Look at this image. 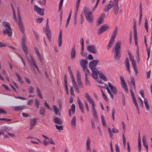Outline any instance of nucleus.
I'll return each instance as SVG.
<instances>
[{
    "label": "nucleus",
    "instance_id": "1",
    "mask_svg": "<svg viewBox=\"0 0 152 152\" xmlns=\"http://www.w3.org/2000/svg\"><path fill=\"white\" fill-rule=\"evenodd\" d=\"M121 44L119 42H117L114 45L113 48V50H115L114 58L115 59H118L121 57Z\"/></svg>",
    "mask_w": 152,
    "mask_h": 152
},
{
    "label": "nucleus",
    "instance_id": "2",
    "mask_svg": "<svg viewBox=\"0 0 152 152\" xmlns=\"http://www.w3.org/2000/svg\"><path fill=\"white\" fill-rule=\"evenodd\" d=\"M3 26L5 28V29L3 30V33L4 34H7L9 37H10L12 34V29L10 27V24L9 23L4 22H3Z\"/></svg>",
    "mask_w": 152,
    "mask_h": 152
},
{
    "label": "nucleus",
    "instance_id": "3",
    "mask_svg": "<svg viewBox=\"0 0 152 152\" xmlns=\"http://www.w3.org/2000/svg\"><path fill=\"white\" fill-rule=\"evenodd\" d=\"M84 13L86 20L89 23L93 22V15L90 9L86 7L85 8Z\"/></svg>",
    "mask_w": 152,
    "mask_h": 152
},
{
    "label": "nucleus",
    "instance_id": "4",
    "mask_svg": "<svg viewBox=\"0 0 152 152\" xmlns=\"http://www.w3.org/2000/svg\"><path fill=\"white\" fill-rule=\"evenodd\" d=\"M48 23V19L47 18L46 23V28H44V29L45 30L44 32L46 35L48 41L50 42L51 41V34L50 30L49 28Z\"/></svg>",
    "mask_w": 152,
    "mask_h": 152
},
{
    "label": "nucleus",
    "instance_id": "5",
    "mask_svg": "<svg viewBox=\"0 0 152 152\" xmlns=\"http://www.w3.org/2000/svg\"><path fill=\"white\" fill-rule=\"evenodd\" d=\"M34 10L37 12L39 15L42 16L44 15L45 10L44 9L41 8L35 5L34 6Z\"/></svg>",
    "mask_w": 152,
    "mask_h": 152
},
{
    "label": "nucleus",
    "instance_id": "6",
    "mask_svg": "<svg viewBox=\"0 0 152 152\" xmlns=\"http://www.w3.org/2000/svg\"><path fill=\"white\" fill-rule=\"evenodd\" d=\"M120 78L121 80V83L122 85V87L125 90L127 93L128 92L127 87L126 84L125 83L124 78L122 76H121Z\"/></svg>",
    "mask_w": 152,
    "mask_h": 152
},
{
    "label": "nucleus",
    "instance_id": "7",
    "mask_svg": "<svg viewBox=\"0 0 152 152\" xmlns=\"http://www.w3.org/2000/svg\"><path fill=\"white\" fill-rule=\"evenodd\" d=\"M99 62V61L97 60H94L90 61L89 64V66L90 69L96 68L95 66Z\"/></svg>",
    "mask_w": 152,
    "mask_h": 152
},
{
    "label": "nucleus",
    "instance_id": "8",
    "mask_svg": "<svg viewBox=\"0 0 152 152\" xmlns=\"http://www.w3.org/2000/svg\"><path fill=\"white\" fill-rule=\"evenodd\" d=\"M87 50L91 53H96L97 50L96 47L93 45H90L87 46Z\"/></svg>",
    "mask_w": 152,
    "mask_h": 152
},
{
    "label": "nucleus",
    "instance_id": "9",
    "mask_svg": "<svg viewBox=\"0 0 152 152\" xmlns=\"http://www.w3.org/2000/svg\"><path fill=\"white\" fill-rule=\"evenodd\" d=\"M80 64L81 66L83 68V70L85 72L86 69H87L86 65L88 64V61L83 59H82L81 61H80Z\"/></svg>",
    "mask_w": 152,
    "mask_h": 152
},
{
    "label": "nucleus",
    "instance_id": "10",
    "mask_svg": "<svg viewBox=\"0 0 152 152\" xmlns=\"http://www.w3.org/2000/svg\"><path fill=\"white\" fill-rule=\"evenodd\" d=\"M109 27V26H107L105 25L102 26L98 30V34H102L103 32L108 29Z\"/></svg>",
    "mask_w": 152,
    "mask_h": 152
},
{
    "label": "nucleus",
    "instance_id": "11",
    "mask_svg": "<svg viewBox=\"0 0 152 152\" xmlns=\"http://www.w3.org/2000/svg\"><path fill=\"white\" fill-rule=\"evenodd\" d=\"M75 45L73 46L70 52L71 58L72 59H74L76 56V51L75 50Z\"/></svg>",
    "mask_w": 152,
    "mask_h": 152
},
{
    "label": "nucleus",
    "instance_id": "12",
    "mask_svg": "<svg viewBox=\"0 0 152 152\" xmlns=\"http://www.w3.org/2000/svg\"><path fill=\"white\" fill-rule=\"evenodd\" d=\"M108 84L109 87L113 93L115 94H117L118 91L115 86H112L111 83L109 82L108 83Z\"/></svg>",
    "mask_w": 152,
    "mask_h": 152
},
{
    "label": "nucleus",
    "instance_id": "13",
    "mask_svg": "<svg viewBox=\"0 0 152 152\" xmlns=\"http://www.w3.org/2000/svg\"><path fill=\"white\" fill-rule=\"evenodd\" d=\"M62 30L60 29L59 30V34L58 37V46L60 47L62 42Z\"/></svg>",
    "mask_w": 152,
    "mask_h": 152
},
{
    "label": "nucleus",
    "instance_id": "14",
    "mask_svg": "<svg viewBox=\"0 0 152 152\" xmlns=\"http://www.w3.org/2000/svg\"><path fill=\"white\" fill-rule=\"evenodd\" d=\"M105 15V14L104 13H103L99 17V18L97 20V26L101 24L104 18Z\"/></svg>",
    "mask_w": 152,
    "mask_h": 152
},
{
    "label": "nucleus",
    "instance_id": "15",
    "mask_svg": "<svg viewBox=\"0 0 152 152\" xmlns=\"http://www.w3.org/2000/svg\"><path fill=\"white\" fill-rule=\"evenodd\" d=\"M92 71V75L94 79H96L98 77L97 70L96 68L91 69Z\"/></svg>",
    "mask_w": 152,
    "mask_h": 152
},
{
    "label": "nucleus",
    "instance_id": "16",
    "mask_svg": "<svg viewBox=\"0 0 152 152\" xmlns=\"http://www.w3.org/2000/svg\"><path fill=\"white\" fill-rule=\"evenodd\" d=\"M26 58L27 59L28 62L30 64V65L32 66L33 67L34 69V68L33 67V65L34 64V63H35L33 58L32 56H30V58H29L28 57L27 55H26Z\"/></svg>",
    "mask_w": 152,
    "mask_h": 152
},
{
    "label": "nucleus",
    "instance_id": "17",
    "mask_svg": "<svg viewBox=\"0 0 152 152\" xmlns=\"http://www.w3.org/2000/svg\"><path fill=\"white\" fill-rule=\"evenodd\" d=\"M91 144V141L90 139L88 138L86 140V150L87 151H91V149L90 145Z\"/></svg>",
    "mask_w": 152,
    "mask_h": 152
},
{
    "label": "nucleus",
    "instance_id": "18",
    "mask_svg": "<svg viewBox=\"0 0 152 152\" xmlns=\"http://www.w3.org/2000/svg\"><path fill=\"white\" fill-rule=\"evenodd\" d=\"M114 5L112 3L106 5L104 7V11L105 12H108L113 7Z\"/></svg>",
    "mask_w": 152,
    "mask_h": 152
},
{
    "label": "nucleus",
    "instance_id": "19",
    "mask_svg": "<svg viewBox=\"0 0 152 152\" xmlns=\"http://www.w3.org/2000/svg\"><path fill=\"white\" fill-rule=\"evenodd\" d=\"M118 27L117 26H116L115 28L113 33L110 39L115 41V39L118 33Z\"/></svg>",
    "mask_w": 152,
    "mask_h": 152
},
{
    "label": "nucleus",
    "instance_id": "20",
    "mask_svg": "<svg viewBox=\"0 0 152 152\" xmlns=\"http://www.w3.org/2000/svg\"><path fill=\"white\" fill-rule=\"evenodd\" d=\"M54 122L56 124L59 125H61L62 124V122L61 119L58 117H55L53 119Z\"/></svg>",
    "mask_w": 152,
    "mask_h": 152
},
{
    "label": "nucleus",
    "instance_id": "21",
    "mask_svg": "<svg viewBox=\"0 0 152 152\" xmlns=\"http://www.w3.org/2000/svg\"><path fill=\"white\" fill-rule=\"evenodd\" d=\"M18 24L21 32L23 33L24 32V29L22 22H20H20H18Z\"/></svg>",
    "mask_w": 152,
    "mask_h": 152
},
{
    "label": "nucleus",
    "instance_id": "22",
    "mask_svg": "<svg viewBox=\"0 0 152 152\" xmlns=\"http://www.w3.org/2000/svg\"><path fill=\"white\" fill-rule=\"evenodd\" d=\"M53 111L56 115H61V113L58 110V109L57 107L56 106L54 105H53Z\"/></svg>",
    "mask_w": 152,
    "mask_h": 152
},
{
    "label": "nucleus",
    "instance_id": "23",
    "mask_svg": "<svg viewBox=\"0 0 152 152\" xmlns=\"http://www.w3.org/2000/svg\"><path fill=\"white\" fill-rule=\"evenodd\" d=\"M113 7H114L113 9L115 11V15H116L118 13L119 10L118 5H114Z\"/></svg>",
    "mask_w": 152,
    "mask_h": 152
},
{
    "label": "nucleus",
    "instance_id": "24",
    "mask_svg": "<svg viewBox=\"0 0 152 152\" xmlns=\"http://www.w3.org/2000/svg\"><path fill=\"white\" fill-rule=\"evenodd\" d=\"M133 31L134 33H137L136 29V20L135 19L133 20Z\"/></svg>",
    "mask_w": 152,
    "mask_h": 152
},
{
    "label": "nucleus",
    "instance_id": "25",
    "mask_svg": "<svg viewBox=\"0 0 152 152\" xmlns=\"http://www.w3.org/2000/svg\"><path fill=\"white\" fill-rule=\"evenodd\" d=\"M23 106H15L14 108V110L16 111H18L22 110L23 109Z\"/></svg>",
    "mask_w": 152,
    "mask_h": 152
},
{
    "label": "nucleus",
    "instance_id": "26",
    "mask_svg": "<svg viewBox=\"0 0 152 152\" xmlns=\"http://www.w3.org/2000/svg\"><path fill=\"white\" fill-rule=\"evenodd\" d=\"M105 86H106L105 87V88L107 90L108 93L110 94V97L112 99H113V94H112L111 91L109 89V88L108 87L107 85L106 84H105Z\"/></svg>",
    "mask_w": 152,
    "mask_h": 152
},
{
    "label": "nucleus",
    "instance_id": "27",
    "mask_svg": "<svg viewBox=\"0 0 152 152\" xmlns=\"http://www.w3.org/2000/svg\"><path fill=\"white\" fill-rule=\"evenodd\" d=\"M22 48L26 54L27 55L28 54V50L27 49V47L25 45H21Z\"/></svg>",
    "mask_w": 152,
    "mask_h": 152
},
{
    "label": "nucleus",
    "instance_id": "28",
    "mask_svg": "<svg viewBox=\"0 0 152 152\" xmlns=\"http://www.w3.org/2000/svg\"><path fill=\"white\" fill-rule=\"evenodd\" d=\"M37 119L36 118H34V119H31L30 122V125L34 126L36 123Z\"/></svg>",
    "mask_w": 152,
    "mask_h": 152
},
{
    "label": "nucleus",
    "instance_id": "29",
    "mask_svg": "<svg viewBox=\"0 0 152 152\" xmlns=\"http://www.w3.org/2000/svg\"><path fill=\"white\" fill-rule=\"evenodd\" d=\"M15 74L16 76L18 78V81L21 83H23V80L22 79L21 77L19 75L17 72H16Z\"/></svg>",
    "mask_w": 152,
    "mask_h": 152
},
{
    "label": "nucleus",
    "instance_id": "30",
    "mask_svg": "<svg viewBox=\"0 0 152 152\" xmlns=\"http://www.w3.org/2000/svg\"><path fill=\"white\" fill-rule=\"evenodd\" d=\"M45 108L44 107H41L40 108L39 113L42 115H44L45 114Z\"/></svg>",
    "mask_w": 152,
    "mask_h": 152
},
{
    "label": "nucleus",
    "instance_id": "31",
    "mask_svg": "<svg viewBox=\"0 0 152 152\" xmlns=\"http://www.w3.org/2000/svg\"><path fill=\"white\" fill-rule=\"evenodd\" d=\"M144 102L145 104L146 108L147 110L149 109V106L148 104V101L147 99L145 98L144 100Z\"/></svg>",
    "mask_w": 152,
    "mask_h": 152
},
{
    "label": "nucleus",
    "instance_id": "32",
    "mask_svg": "<svg viewBox=\"0 0 152 152\" xmlns=\"http://www.w3.org/2000/svg\"><path fill=\"white\" fill-rule=\"evenodd\" d=\"M76 118L75 116H74L72 118L71 121V124L73 126H76Z\"/></svg>",
    "mask_w": 152,
    "mask_h": 152
},
{
    "label": "nucleus",
    "instance_id": "33",
    "mask_svg": "<svg viewBox=\"0 0 152 152\" xmlns=\"http://www.w3.org/2000/svg\"><path fill=\"white\" fill-rule=\"evenodd\" d=\"M114 41L110 39L108 45L107 49V50H109L111 48V46L113 45Z\"/></svg>",
    "mask_w": 152,
    "mask_h": 152
},
{
    "label": "nucleus",
    "instance_id": "34",
    "mask_svg": "<svg viewBox=\"0 0 152 152\" xmlns=\"http://www.w3.org/2000/svg\"><path fill=\"white\" fill-rule=\"evenodd\" d=\"M28 90L29 94H32L34 92V88L32 86H30L28 88Z\"/></svg>",
    "mask_w": 152,
    "mask_h": 152
},
{
    "label": "nucleus",
    "instance_id": "35",
    "mask_svg": "<svg viewBox=\"0 0 152 152\" xmlns=\"http://www.w3.org/2000/svg\"><path fill=\"white\" fill-rule=\"evenodd\" d=\"M134 38L135 42V45L136 46H138L137 40V33H134Z\"/></svg>",
    "mask_w": 152,
    "mask_h": 152
},
{
    "label": "nucleus",
    "instance_id": "36",
    "mask_svg": "<svg viewBox=\"0 0 152 152\" xmlns=\"http://www.w3.org/2000/svg\"><path fill=\"white\" fill-rule=\"evenodd\" d=\"M93 113V117L94 118L96 119V120L98 119L97 115V112L96 110L92 111Z\"/></svg>",
    "mask_w": 152,
    "mask_h": 152
},
{
    "label": "nucleus",
    "instance_id": "37",
    "mask_svg": "<svg viewBox=\"0 0 152 152\" xmlns=\"http://www.w3.org/2000/svg\"><path fill=\"white\" fill-rule=\"evenodd\" d=\"M36 89L37 90V95L41 99L43 97L42 96L40 91L39 89L37 87Z\"/></svg>",
    "mask_w": 152,
    "mask_h": 152
},
{
    "label": "nucleus",
    "instance_id": "38",
    "mask_svg": "<svg viewBox=\"0 0 152 152\" xmlns=\"http://www.w3.org/2000/svg\"><path fill=\"white\" fill-rule=\"evenodd\" d=\"M78 9L77 8H76V10L75 12V13L74 15V23L75 24L76 23V19H77V12L78 10Z\"/></svg>",
    "mask_w": 152,
    "mask_h": 152
},
{
    "label": "nucleus",
    "instance_id": "39",
    "mask_svg": "<svg viewBox=\"0 0 152 152\" xmlns=\"http://www.w3.org/2000/svg\"><path fill=\"white\" fill-rule=\"evenodd\" d=\"M72 110V114H74L75 112V105L74 104H73L71 106V110Z\"/></svg>",
    "mask_w": 152,
    "mask_h": 152
},
{
    "label": "nucleus",
    "instance_id": "40",
    "mask_svg": "<svg viewBox=\"0 0 152 152\" xmlns=\"http://www.w3.org/2000/svg\"><path fill=\"white\" fill-rule=\"evenodd\" d=\"M58 103L59 105V108L61 109L62 107V104L61 100L60 99H58Z\"/></svg>",
    "mask_w": 152,
    "mask_h": 152
},
{
    "label": "nucleus",
    "instance_id": "41",
    "mask_svg": "<svg viewBox=\"0 0 152 152\" xmlns=\"http://www.w3.org/2000/svg\"><path fill=\"white\" fill-rule=\"evenodd\" d=\"M77 82L81 81V76L80 73L77 72Z\"/></svg>",
    "mask_w": 152,
    "mask_h": 152
},
{
    "label": "nucleus",
    "instance_id": "42",
    "mask_svg": "<svg viewBox=\"0 0 152 152\" xmlns=\"http://www.w3.org/2000/svg\"><path fill=\"white\" fill-rule=\"evenodd\" d=\"M39 102L37 99H35V106L37 108H39Z\"/></svg>",
    "mask_w": 152,
    "mask_h": 152
},
{
    "label": "nucleus",
    "instance_id": "43",
    "mask_svg": "<svg viewBox=\"0 0 152 152\" xmlns=\"http://www.w3.org/2000/svg\"><path fill=\"white\" fill-rule=\"evenodd\" d=\"M55 126L57 129L59 130H63V125L58 126L56 124Z\"/></svg>",
    "mask_w": 152,
    "mask_h": 152
},
{
    "label": "nucleus",
    "instance_id": "44",
    "mask_svg": "<svg viewBox=\"0 0 152 152\" xmlns=\"http://www.w3.org/2000/svg\"><path fill=\"white\" fill-rule=\"evenodd\" d=\"M142 142L143 145L145 146V148L147 152H148V147L147 142H146V141H143Z\"/></svg>",
    "mask_w": 152,
    "mask_h": 152
},
{
    "label": "nucleus",
    "instance_id": "45",
    "mask_svg": "<svg viewBox=\"0 0 152 152\" xmlns=\"http://www.w3.org/2000/svg\"><path fill=\"white\" fill-rule=\"evenodd\" d=\"M32 31H33L34 34L35 36L36 39H37L38 40V39L39 38V35H38V34L34 29H33Z\"/></svg>",
    "mask_w": 152,
    "mask_h": 152
},
{
    "label": "nucleus",
    "instance_id": "46",
    "mask_svg": "<svg viewBox=\"0 0 152 152\" xmlns=\"http://www.w3.org/2000/svg\"><path fill=\"white\" fill-rule=\"evenodd\" d=\"M130 80L133 86H134V87L135 88V83L134 80V78L133 77L131 76Z\"/></svg>",
    "mask_w": 152,
    "mask_h": 152
},
{
    "label": "nucleus",
    "instance_id": "47",
    "mask_svg": "<svg viewBox=\"0 0 152 152\" xmlns=\"http://www.w3.org/2000/svg\"><path fill=\"white\" fill-rule=\"evenodd\" d=\"M77 101L79 107H83V104H82V102H81L79 98L77 99Z\"/></svg>",
    "mask_w": 152,
    "mask_h": 152
},
{
    "label": "nucleus",
    "instance_id": "48",
    "mask_svg": "<svg viewBox=\"0 0 152 152\" xmlns=\"http://www.w3.org/2000/svg\"><path fill=\"white\" fill-rule=\"evenodd\" d=\"M102 123L104 126L106 124V123L104 119V118L103 116L102 115L101 117Z\"/></svg>",
    "mask_w": 152,
    "mask_h": 152
},
{
    "label": "nucleus",
    "instance_id": "49",
    "mask_svg": "<svg viewBox=\"0 0 152 152\" xmlns=\"http://www.w3.org/2000/svg\"><path fill=\"white\" fill-rule=\"evenodd\" d=\"M100 78L104 81H106L107 80V77L103 74H102L101 76H100Z\"/></svg>",
    "mask_w": 152,
    "mask_h": 152
},
{
    "label": "nucleus",
    "instance_id": "50",
    "mask_svg": "<svg viewBox=\"0 0 152 152\" xmlns=\"http://www.w3.org/2000/svg\"><path fill=\"white\" fill-rule=\"evenodd\" d=\"M151 46L150 47H149V48H146V50H147L148 53V58H147V60H148L150 55V48Z\"/></svg>",
    "mask_w": 152,
    "mask_h": 152
},
{
    "label": "nucleus",
    "instance_id": "51",
    "mask_svg": "<svg viewBox=\"0 0 152 152\" xmlns=\"http://www.w3.org/2000/svg\"><path fill=\"white\" fill-rule=\"evenodd\" d=\"M85 85L88 86H90V83L88 78L85 79Z\"/></svg>",
    "mask_w": 152,
    "mask_h": 152
},
{
    "label": "nucleus",
    "instance_id": "52",
    "mask_svg": "<svg viewBox=\"0 0 152 152\" xmlns=\"http://www.w3.org/2000/svg\"><path fill=\"white\" fill-rule=\"evenodd\" d=\"M8 128L6 126H4L1 128V130L2 131L6 132L7 131Z\"/></svg>",
    "mask_w": 152,
    "mask_h": 152
},
{
    "label": "nucleus",
    "instance_id": "53",
    "mask_svg": "<svg viewBox=\"0 0 152 152\" xmlns=\"http://www.w3.org/2000/svg\"><path fill=\"white\" fill-rule=\"evenodd\" d=\"M125 64L126 66H129V59L127 57L125 59Z\"/></svg>",
    "mask_w": 152,
    "mask_h": 152
},
{
    "label": "nucleus",
    "instance_id": "54",
    "mask_svg": "<svg viewBox=\"0 0 152 152\" xmlns=\"http://www.w3.org/2000/svg\"><path fill=\"white\" fill-rule=\"evenodd\" d=\"M112 118L113 121L114 120V115L115 114V110L114 108H113L112 110Z\"/></svg>",
    "mask_w": 152,
    "mask_h": 152
},
{
    "label": "nucleus",
    "instance_id": "55",
    "mask_svg": "<svg viewBox=\"0 0 152 152\" xmlns=\"http://www.w3.org/2000/svg\"><path fill=\"white\" fill-rule=\"evenodd\" d=\"M63 2V1H60L58 7V12H59L60 11L61 9Z\"/></svg>",
    "mask_w": 152,
    "mask_h": 152
},
{
    "label": "nucleus",
    "instance_id": "56",
    "mask_svg": "<svg viewBox=\"0 0 152 152\" xmlns=\"http://www.w3.org/2000/svg\"><path fill=\"white\" fill-rule=\"evenodd\" d=\"M123 141L124 146L125 147L126 145V140L125 137H124V133H123Z\"/></svg>",
    "mask_w": 152,
    "mask_h": 152
},
{
    "label": "nucleus",
    "instance_id": "57",
    "mask_svg": "<svg viewBox=\"0 0 152 152\" xmlns=\"http://www.w3.org/2000/svg\"><path fill=\"white\" fill-rule=\"evenodd\" d=\"M84 104L85 105V107L86 108V109L87 110L88 112L89 111V110L88 107V104L86 102V101H84Z\"/></svg>",
    "mask_w": 152,
    "mask_h": 152
},
{
    "label": "nucleus",
    "instance_id": "58",
    "mask_svg": "<svg viewBox=\"0 0 152 152\" xmlns=\"http://www.w3.org/2000/svg\"><path fill=\"white\" fill-rule=\"evenodd\" d=\"M78 85L81 88H83V84L82 83L81 81H80L77 82Z\"/></svg>",
    "mask_w": 152,
    "mask_h": 152
},
{
    "label": "nucleus",
    "instance_id": "59",
    "mask_svg": "<svg viewBox=\"0 0 152 152\" xmlns=\"http://www.w3.org/2000/svg\"><path fill=\"white\" fill-rule=\"evenodd\" d=\"M34 50L37 55L40 54L39 50H38V49L37 48H36V47H34Z\"/></svg>",
    "mask_w": 152,
    "mask_h": 152
},
{
    "label": "nucleus",
    "instance_id": "60",
    "mask_svg": "<svg viewBox=\"0 0 152 152\" xmlns=\"http://www.w3.org/2000/svg\"><path fill=\"white\" fill-rule=\"evenodd\" d=\"M45 106V107H46V108L48 109V110H50V106L48 105L47 101H45V103H44Z\"/></svg>",
    "mask_w": 152,
    "mask_h": 152
},
{
    "label": "nucleus",
    "instance_id": "61",
    "mask_svg": "<svg viewBox=\"0 0 152 152\" xmlns=\"http://www.w3.org/2000/svg\"><path fill=\"white\" fill-rule=\"evenodd\" d=\"M132 67H133L134 69H137V66H136V64L135 63V61H134L133 62L132 61Z\"/></svg>",
    "mask_w": 152,
    "mask_h": 152
},
{
    "label": "nucleus",
    "instance_id": "62",
    "mask_svg": "<svg viewBox=\"0 0 152 152\" xmlns=\"http://www.w3.org/2000/svg\"><path fill=\"white\" fill-rule=\"evenodd\" d=\"M33 102V100L32 99H30L28 101V105H31Z\"/></svg>",
    "mask_w": 152,
    "mask_h": 152
},
{
    "label": "nucleus",
    "instance_id": "63",
    "mask_svg": "<svg viewBox=\"0 0 152 152\" xmlns=\"http://www.w3.org/2000/svg\"><path fill=\"white\" fill-rule=\"evenodd\" d=\"M85 97L87 99V100H88L89 99H90L91 98L90 96L89 95L88 93H86L85 94Z\"/></svg>",
    "mask_w": 152,
    "mask_h": 152
},
{
    "label": "nucleus",
    "instance_id": "64",
    "mask_svg": "<svg viewBox=\"0 0 152 152\" xmlns=\"http://www.w3.org/2000/svg\"><path fill=\"white\" fill-rule=\"evenodd\" d=\"M115 148L116 152H119V150L118 146L117 144H115Z\"/></svg>",
    "mask_w": 152,
    "mask_h": 152
}]
</instances>
